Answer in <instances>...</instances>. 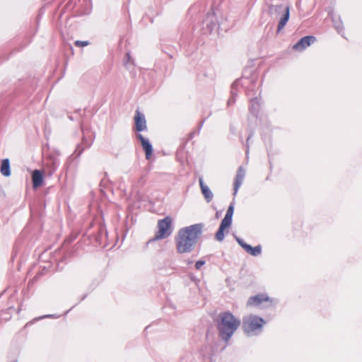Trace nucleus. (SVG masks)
Wrapping results in <instances>:
<instances>
[{
	"label": "nucleus",
	"mask_w": 362,
	"mask_h": 362,
	"mask_svg": "<svg viewBox=\"0 0 362 362\" xmlns=\"http://www.w3.org/2000/svg\"><path fill=\"white\" fill-rule=\"evenodd\" d=\"M203 23L206 33H211L216 28L218 21L214 11L207 14Z\"/></svg>",
	"instance_id": "6"
},
{
	"label": "nucleus",
	"mask_w": 362,
	"mask_h": 362,
	"mask_svg": "<svg viewBox=\"0 0 362 362\" xmlns=\"http://www.w3.org/2000/svg\"><path fill=\"white\" fill-rule=\"evenodd\" d=\"M240 320L236 318L230 312H223L218 315L216 320V325L219 337L228 343L233 334L240 326Z\"/></svg>",
	"instance_id": "2"
},
{
	"label": "nucleus",
	"mask_w": 362,
	"mask_h": 362,
	"mask_svg": "<svg viewBox=\"0 0 362 362\" xmlns=\"http://www.w3.org/2000/svg\"><path fill=\"white\" fill-rule=\"evenodd\" d=\"M136 129L138 132L144 131L146 129V121L143 114L136 111L134 117Z\"/></svg>",
	"instance_id": "10"
},
{
	"label": "nucleus",
	"mask_w": 362,
	"mask_h": 362,
	"mask_svg": "<svg viewBox=\"0 0 362 362\" xmlns=\"http://www.w3.org/2000/svg\"><path fill=\"white\" fill-rule=\"evenodd\" d=\"M245 175V170L242 167H240L238 170L236 177L235 180L234 189H235V192L238 190V189L241 185L243 180H244Z\"/></svg>",
	"instance_id": "13"
},
{
	"label": "nucleus",
	"mask_w": 362,
	"mask_h": 362,
	"mask_svg": "<svg viewBox=\"0 0 362 362\" xmlns=\"http://www.w3.org/2000/svg\"><path fill=\"white\" fill-rule=\"evenodd\" d=\"M315 37L313 36H306L303 37L298 43H296L293 48L297 50H303L306 47H309L311 44L314 43Z\"/></svg>",
	"instance_id": "8"
},
{
	"label": "nucleus",
	"mask_w": 362,
	"mask_h": 362,
	"mask_svg": "<svg viewBox=\"0 0 362 362\" xmlns=\"http://www.w3.org/2000/svg\"><path fill=\"white\" fill-rule=\"evenodd\" d=\"M202 229V223L191 225L180 229L175 238L177 252L180 253L190 252L199 239Z\"/></svg>",
	"instance_id": "1"
},
{
	"label": "nucleus",
	"mask_w": 362,
	"mask_h": 362,
	"mask_svg": "<svg viewBox=\"0 0 362 362\" xmlns=\"http://www.w3.org/2000/svg\"><path fill=\"white\" fill-rule=\"evenodd\" d=\"M233 211H234L233 206L230 205V206L228 207V209L227 210L226 214L225 217L223 218V219L222 220L221 225L219 226V228L216 233V239L218 241H222L224 239V237H225L224 231L226 230H228L231 225Z\"/></svg>",
	"instance_id": "5"
},
{
	"label": "nucleus",
	"mask_w": 362,
	"mask_h": 362,
	"mask_svg": "<svg viewBox=\"0 0 362 362\" xmlns=\"http://www.w3.org/2000/svg\"><path fill=\"white\" fill-rule=\"evenodd\" d=\"M32 180L34 188L40 187L43 182V175L42 172L38 170H34L32 174Z\"/></svg>",
	"instance_id": "12"
},
{
	"label": "nucleus",
	"mask_w": 362,
	"mask_h": 362,
	"mask_svg": "<svg viewBox=\"0 0 362 362\" xmlns=\"http://www.w3.org/2000/svg\"><path fill=\"white\" fill-rule=\"evenodd\" d=\"M269 300V297H267L266 295L258 294L257 296H252L249 298L247 301V305L257 306L260 305L263 302L268 301Z\"/></svg>",
	"instance_id": "11"
},
{
	"label": "nucleus",
	"mask_w": 362,
	"mask_h": 362,
	"mask_svg": "<svg viewBox=\"0 0 362 362\" xmlns=\"http://www.w3.org/2000/svg\"><path fill=\"white\" fill-rule=\"evenodd\" d=\"M237 242L238 244L245 250V251L250 255L257 256L260 255L262 252V247L257 245L256 247H252L251 245L245 243L242 239L237 238Z\"/></svg>",
	"instance_id": "7"
},
{
	"label": "nucleus",
	"mask_w": 362,
	"mask_h": 362,
	"mask_svg": "<svg viewBox=\"0 0 362 362\" xmlns=\"http://www.w3.org/2000/svg\"><path fill=\"white\" fill-rule=\"evenodd\" d=\"M0 171L1 173L6 177H8L11 175L10 163L8 159L6 158L2 160Z\"/></svg>",
	"instance_id": "15"
},
{
	"label": "nucleus",
	"mask_w": 362,
	"mask_h": 362,
	"mask_svg": "<svg viewBox=\"0 0 362 362\" xmlns=\"http://www.w3.org/2000/svg\"><path fill=\"white\" fill-rule=\"evenodd\" d=\"M264 324V321L262 318L251 315L243 319V329L245 332L249 334L260 329Z\"/></svg>",
	"instance_id": "4"
},
{
	"label": "nucleus",
	"mask_w": 362,
	"mask_h": 362,
	"mask_svg": "<svg viewBox=\"0 0 362 362\" xmlns=\"http://www.w3.org/2000/svg\"><path fill=\"white\" fill-rule=\"evenodd\" d=\"M205 264V262L203 260H199L195 264V268L196 269L199 270L201 269V267Z\"/></svg>",
	"instance_id": "18"
},
{
	"label": "nucleus",
	"mask_w": 362,
	"mask_h": 362,
	"mask_svg": "<svg viewBox=\"0 0 362 362\" xmlns=\"http://www.w3.org/2000/svg\"><path fill=\"white\" fill-rule=\"evenodd\" d=\"M199 185L202 189V192L204 196L206 201L207 202H211L213 198V193L211 192L210 189L204 185L202 178L199 179Z\"/></svg>",
	"instance_id": "14"
},
{
	"label": "nucleus",
	"mask_w": 362,
	"mask_h": 362,
	"mask_svg": "<svg viewBox=\"0 0 362 362\" xmlns=\"http://www.w3.org/2000/svg\"><path fill=\"white\" fill-rule=\"evenodd\" d=\"M75 45L77 47H85L88 45V42L78 40V41H76Z\"/></svg>",
	"instance_id": "17"
},
{
	"label": "nucleus",
	"mask_w": 362,
	"mask_h": 362,
	"mask_svg": "<svg viewBox=\"0 0 362 362\" xmlns=\"http://www.w3.org/2000/svg\"><path fill=\"white\" fill-rule=\"evenodd\" d=\"M289 18V7H286V13L284 17H282L279 21V25H278V31H279L281 29H282L285 25L286 24L287 21Z\"/></svg>",
	"instance_id": "16"
},
{
	"label": "nucleus",
	"mask_w": 362,
	"mask_h": 362,
	"mask_svg": "<svg viewBox=\"0 0 362 362\" xmlns=\"http://www.w3.org/2000/svg\"><path fill=\"white\" fill-rule=\"evenodd\" d=\"M127 57H128V59H129V58H130V55H129V53H128V54H127Z\"/></svg>",
	"instance_id": "19"
},
{
	"label": "nucleus",
	"mask_w": 362,
	"mask_h": 362,
	"mask_svg": "<svg viewBox=\"0 0 362 362\" xmlns=\"http://www.w3.org/2000/svg\"><path fill=\"white\" fill-rule=\"evenodd\" d=\"M173 218L166 216L163 219L158 221V231L156 232L154 239L161 240L169 237L173 232Z\"/></svg>",
	"instance_id": "3"
},
{
	"label": "nucleus",
	"mask_w": 362,
	"mask_h": 362,
	"mask_svg": "<svg viewBox=\"0 0 362 362\" xmlns=\"http://www.w3.org/2000/svg\"><path fill=\"white\" fill-rule=\"evenodd\" d=\"M137 137L139 139L142 148L146 153V159H150L153 153V148L151 144H150L149 141L144 138L141 134H138Z\"/></svg>",
	"instance_id": "9"
}]
</instances>
